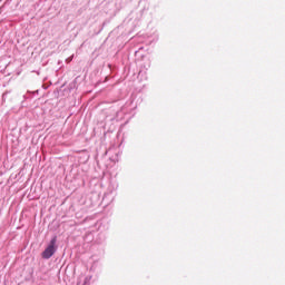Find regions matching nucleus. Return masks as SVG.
<instances>
[{
  "label": "nucleus",
  "mask_w": 285,
  "mask_h": 285,
  "mask_svg": "<svg viewBox=\"0 0 285 285\" xmlns=\"http://www.w3.org/2000/svg\"><path fill=\"white\" fill-rule=\"evenodd\" d=\"M59 247L57 246V236H52L49 244L45 248V250L41 253L42 259H50L55 253H57V249Z\"/></svg>",
  "instance_id": "f257e3e1"
},
{
  "label": "nucleus",
  "mask_w": 285,
  "mask_h": 285,
  "mask_svg": "<svg viewBox=\"0 0 285 285\" xmlns=\"http://www.w3.org/2000/svg\"><path fill=\"white\" fill-rule=\"evenodd\" d=\"M35 95H39V90H35V91L28 90L26 92V95H23V100L20 104V108H27L28 102H26V101H28V99H32V97H35Z\"/></svg>",
  "instance_id": "f03ea898"
},
{
  "label": "nucleus",
  "mask_w": 285,
  "mask_h": 285,
  "mask_svg": "<svg viewBox=\"0 0 285 285\" xmlns=\"http://www.w3.org/2000/svg\"><path fill=\"white\" fill-rule=\"evenodd\" d=\"M114 199H115V191L112 190L105 193L102 197V200H105L106 204H110V202H114Z\"/></svg>",
  "instance_id": "7ed1b4c3"
},
{
  "label": "nucleus",
  "mask_w": 285,
  "mask_h": 285,
  "mask_svg": "<svg viewBox=\"0 0 285 285\" xmlns=\"http://www.w3.org/2000/svg\"><path fill=\"white\" fill-rule=\"evenodd\" d=\"M145 68H146V70H148V68H150V62H148Z\"/></svg>",
  "instance_id": "20e7f679"
}]
</instances>
